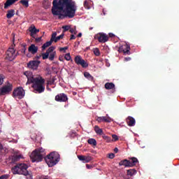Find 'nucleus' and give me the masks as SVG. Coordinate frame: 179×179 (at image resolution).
I'll return each instance as SVG.
<instances>
[{
    "label": "nucleus",
    "mask_w": 179,
    "mask_h": 179,
    "mask_svg": "<svg viewBox=\"0 0 179 179\" xmlns=\"http://www.w3.org/2000/svg\"><path fill=\"white\" fill-rule=\"evenodd\" d=\"M52 3V13L54 16H59V19H72L76 13V3L72 0H54Z\"/></svg>",
    "instance_id": "nucleus-1"
},
{
    "label": "nucleus",
    "mask_w": 179,
    "mask_h": 179,
    "mask_svg": "<svg viewBox=\"0 0 179 179\" xmlns=\"http://www.w3.org/2000/svg\"><path fill=\"white\" fill-rule=\"evenodd\" d=\"M24 75H25V76L27 78V82L26 83V85H30V83H33L32 87L35 93H43V92L45 90V86L44 85L45 80H44L43 78H34L33 73L30 71H25Z\"/></svg>",
    "instance_id": "nucleus-2"
},
{
    "label": "nucleus",
    "mask_w": 179,
    "mask_h": 179,
    "mask_svg": "<svg viewBox=\"0 0 179 179\" xmlns=\"http://www.w3.org/2000/svg\"><path fill=\"white\" fill-rule=\"evenodd\" d=\"M29 166L26 164H17L12 168L11 171L13 174H21L22 176H29Z\"/></svg>",
    "instance_id": "nucleus-3"
},
{
    "label": "nucleus",
    "mask_w": 179,
    "mask_h": 179,
    "mask_svg": "<svg viewBox=\"0 0 179 179\" xmlns=\"http://www.w3.org/2000/svg\"><path fill=\"white\" fill-rule=\"evenodd\" d=\"M32 163H38L43 160L44 157V149L43 148L34 150L30 155Z\"/></svg>",
    "instance_id": "nucleus-4"
},
{
    "label": "nucleus",
    "mask_w": 179,
    "mask_h": 179,
    "mask_svg": "<svg viewBox=\"0 0 179 179\" xmlns=\"http://www.w3.org/2000/svg\"><path fill=\"white\" fill-rule=\"evenodd\" d=\"M45 161L49 167H52L59 162V154L57 152H51L45 158Z\"/></svg>",
    "instance_id": "nucleus-5"
},
{
    "label": "nucleus",
    "mask_w": 179,
    "mask_h": 179,
    "mask_svg": "<svg viewBox=\"0 0 179 179\" xmlns=\"http://www.w3.org/2000/svg\"><path fill=\"white\" fill-rule=\"evenodd\" d=\"M16 57H17V53L16 52V50H15V48H8L6 53V59H8V61H13Z\"/></svg>",
    "instance_id": "nucleus-6"
},
{
    "label": "nucleus",
    "mask_w": 179,
    "mask_h": 179,
    "mask_svg": "<svg viewBox=\"0 0 179 179\" xmlns=\"http://www.w3.org/2000/svg\"><path fill=\"white\" fill-rule=\"evenodd\" d=\"M13 97H15V99H23L24 97V90L20 87L14 90L13 92Z\"/></svg>",
    "instance_id": "nucleus-7"
},
{
    "label": "nucleus",
    "mask_w": 179,
    "mask_h": 179,
    "mask_svg": "<svg viewBox=\"0 0 179 179\" xmlns=\"http://www.w3.org/2000/svg\"><path fill=\"white\" fill-rule=\"evenodd\" d=\"M94 38L99 43H107L108 41V35L104 33H99L94 36Z\"/></svg>",
    "instance_id": "nucleus-8"
},
{
    "label": "nucleus",
    "mask_w": 179,
    "mask_h": 179,
    "mask_svg": "<svg viewBox=\"0 0 179 179\" xmlns=\"http://www.w3.org/2000/svg\"><path fill=\"white\" fill-rule=\"evenodd\" d=\"M131 46L128 44H124L121 45L119 49L118 52H123L124 55H131Z\"/></svg>",
    "instance_id": "nucleus-9"
},
{
    "label": "nucleus",
    "mask_w": 179,
    "mask_h": 179,
    "mask_svg": "<svg viewBox=\"0 0 179 179\" xmlns=\"http://www.w3.org/2000/svg\"><path fill=\"white\" fill-rule=\"evenodd\" d=\"M13 85L12 84L8 83V84L3 86L2 88H0V96H3L8 94L10 92H12Z\"/></svg>",
    "instance_id": "nucleus-10"
},
{
    "label": "nucleus",
    "mask_w": 179,
    "mask_h": 179,
    "mask_svg": "<svg viewBox=\"0 0 179 179\" xmlns=\"http://www.w3.org/2000/svg\"><path fill=\"white\" fill-rule=\"evenodd\" d=\"M41 64V62L38 60H32L29 61L27 63V68H29V69H33V71H36V69H38V65Z\"/></svg>",
    "instance_id": "nucleus-11"
},
{
    "label": "nucleus",
    "mask_w": 179,
    "mask_h": 179,
    "mask_svg": "<svg viewBox=\"0 0 179 179\" xmlns=\"http://www.w3.org/2000/svg\"><path fill=\"white\" fill-rule=\"evenodd\" d=\"M74 61L77 65H80L83 68H87L89 66V64L85 59H82V57L80 56H76L74 59Z\"/></svg>",
    "instance_id": "nucleus-12"
},
{
    "label": "nucleus",
    "mask_w": 179,
    "mask_h": 179,
    "mask_svg": "<svg viewBox=\"0 0 179 179\" xmlns=\"http://www.w3.org/2000/svg\"><path fill=\"white\" fill-rule=\"evenodd\" d=\"M55 100L59 103H66L68 101V96L64 93H61L55 96Z\"/></svg>",
    "instance_id": "nucleus-13"
},
{
    "label": "nucleus",
    "mask_w": 179,
    "mask_h": 179,
    "mask_svg": "<svg viewBox=\"0 0 179 179\" xmlns=\"http://www.w3.org/2000/svg\"><path fill=\"white\" fill-rule=\"evenodd\" d=\"M78 159L83 163H89L92 162V157L90 156L78 155Z\"/></svg>",
    "instance_id": "nucleus-14"
},
{
    "label": "nucleus",
    "mask_w": 179,
    "mask_h": 179,
    "mask_svg": "<svg viewBox=\"0 0 179 179\" xmlns=\"http://www.w3.org/2000/svg\"><path fill=\"white\" fill-rule=\"evenodd\" d=\"M55 50V47L50 46L45 53H42V58L43 59H47L49 58L50 53L52 52V51H54Z\"/></svg>",
    "instance_id": "nucleus-15"
},
{
    "label": "nucleus",
    "mask_w": 179,
    "mask_h": 179,
    "mask_svg": "<svg viewBox=\"0 0 179 179\" xmlns=\"http://www.w3.org/2000/svg\"><path fill=\"white\" fill-rule=\"evenodd\" d=\"M126 122L129 127H135V124H136L135 118L131 116L127 117L126 119Z\"/></svg>",
    "instance_id": "nucleus-16"
},
{
    "label": "nucleus",
    "mask_w": 179,
    "mask_h": 179,
    "mask_svg": "<svg viewBox=\"0 0 179 179\" xmlns=\"http://www.w3.org/2000/svg\"><path fill=\"white\" fill-rule=\"evenodd\" d=\"M96 121H98V122H110L113 121V120H111V117H110L103 116V117H99L96 119Z\"/></svg>",
    "instance_id": "nucleus-17"
},
{
    "label": "nucleus",
    "mask_w": 179,
    "mask_h": 179,
    "mask_svg": "<svg viewBox=\"0 0 179 179\" xmlns=\"http://www.w3.org/2000/svg\"><path fill=\"white\" fill-rule=\"evenodd\" d=\"M29 52H31V54H36L37 53V51H38V48L36 46V45L32 44L28 48Z\"/></svg>",
    "instance_id": "nucleus-18"
},
{
    "label": "nucleus",
    "mask_w": 179,
    "mask_h": 179,
    "mask_svg": "<svg viewBox=\"0 0 179 179\" xmlns=\"http://www.w3.org/2000/svg\"><path fill=\"white\" fill-rule=\"evenodd\" d=\"M120 166H124L125 167H132V165L131 164V161L124 159L123 161H121L119 163Z\"/></svg>",
    "instance_id": "nucleus-19"
},
{
    "label": "nucleus",
    "mask_w": 179,
    "mask_h": 179,
    "mask_svg": "<svg viewBox=\"0 0 179 179\" xmlns=\"http://www.w3.org/2000/svg\"><path fill=\"white\" fill-rule=\"evenodd\" d=\"M19 0H7L4 3V9H8L9 6L13 5L15 2H17Z\"/></svg>",
    "instance_id": "nucleus-20"
},
{
    "label": "nucleus",
    "mask_w": 179,
    "mask_h": 179,
    "mask_svg": "<svg viewBox=\"0 0 179 179\" xmlns=\"http://www.w3.org/2000/svg\"><path fill=\"white\" fill-rule=\"evenodd\" d=\"M105 89L106 90H111V89H115V85L113 83H106L105 84Z\"/></svg>",
    "instance_id": "nucleus-21"
},
{
    "label": "nucleus",
    "mask_w": 179,
    "mask_h": 179,
    "mask_svg": "<svg viewBox=\"0 0 179 179\" xmlns=\"http://www.w3.org/2000/svg\"><path fill=\"white\" fill-rule=\"evenodd\" d=\"M15 16V10L11 9L7 11L6 17L7 19H11V17H13Z\"/></svg>",
    "instance_id": "nucleus-22"
},
{
    "label": "nucleus",
    "mask_w": 179,
    "mask_h": 179,
    "mask_svg": "<svg viewBox=\"0 0 179 179\" xmlns=\"http://www.w3.org/2000/svg\"><path fill=\"white\" fill-rule=\"evenodd\" d=\"M29 31L31 33V36H34V34H37L40 31V29H37L36 27H31L29 29Z\"/></svg>",
    "instance_id": "nucleus-23"
},
{
    "label": "nucleus",
    "mask_w": 179,
    "mask_h": 179,
    "mask_svg": "<svg viewBox=\"0 0 179 179\" xmlns=\"http://www.w3.org/2000/svg\"><path fill=\"white\" fill-rule=\"evenodd\" d=\"M84 8H85V9H90V8H92V2H90V0H85L84 1Z\"/></svg>",
    "instance_id": "nucleus-24"
},
{
    "label": "nucleus",
    "mask_w": 179,
    "mask_h": 179,
    "mask_svg": "<svg viewBox=\"0 0 179 179\" xmlns=\"http://www.w3.org/2000/svg\"><path fill=\"white\" fill-rule=\"evenodd\" d=\"M57 56V52L55 51H52L49 53V60L50 61H54V58Z\"/></svg>",
    "instance_id": "nucleus-25"
},
{
    "label": "nucleus",
    "mask_w": 179,
    "mask_h": 179,
    "mask_svg": "<svg viewBox=\"0 0 179 179\" xmlns=\"http://www.w3.org/2000/svg\"><path fill=\"white\" fill-rule=\"evenodd\" d=\"M94 131L97 135H103V129L99 127V126L94 127Z\"/></svg>",
    "instance_id": "nucleus-26"
},
{
    "label": "nucleus",
    "mask_w": 179,
    "mask_h": 179,
    "mask_svg": "<svg viewBox=\"0 0 179 179\" xmlns=\"http://www.w3.org/2000/svg\"><path fill=\"white\" fill-rule=\"evenodd\" d=\"M84 76H85V78L88 79V80L92 81L94 79V78L92 75H90V73L89 72H85Z\"/></svg>",
    "instance_id": "nucleus-27"
},
{
    "label": "nucleus",
    "mask_w": 179,
    "mask_h": 179,
    "mask_svg": "<svg viewBox=\"0 0 179 179\" xmlns=\"http://www.w3.org/2000/svg\"><path fill=\"white\" fill-rule=\"evenodd\" d=\"M89 145H92V146H96L97 145V141L94 138H90L87 141Z\"/></svg>",
    "instance_id": "nucleus-28"
},
{
    "label": "nucleus",
    "mask_w": 179,
    "mask_h": 179,
    "mask_svg": "<svg viewBox=\"0 0 179 179\" xmlns=\"http://www.w3.org/2000/svg\"><path fill=\"white\" fill-rule=\"evenodd\" d=\"M130 162L131 167H134V166H136V164L138 163V159L136 157H132Z\"/></svg>",
    "instance_id": "nucleus-29"
},
{
    "label": "nucleus",
    "mask_w": 179,
    "mask_h": 179,
    "mask_svg": "<svg viewBox=\"0 0 179 179\" xmlns=\"http://www.w3.org/2000/svg\"><path fill=\"white\" fill-rule=\"evenodd\" d=\"M136 174V170L135 169H129L127 170V176H130L132 177V176H135Z\"/></svg>",
    "instance_id": "nucleus-30"
},
{
    "label": "nucleus",
    "mask_w": 179,
    "mask_h": 179,
    "mask_svg": "<svg viewBox=\"0 0 179 179\" xmlns=\"http://www.w3.org/2000/svg\"><path fill=\"white\" fill-rule=\"evenodd\" d=\"M51 44H52V41H51L45 43L42 45V50H45V48H48V47H50V45H51Z\"/></svg>",
    "instance_id": "nucleus-31"
},
{
    "label": "nucleus",
    "mask_w": 179,
    "mask_h": 179,
    "mask_svg": "<svg viewBox=\"0 0 179 179\" xmlns=\"http://www.w3.org/2000/svg\"><path fill=\"white\" fill-rule=\"evenodd\" d=\"M20 2L26 8H29V1L28 0H21Z\"/></svg>",
    "instance_id": "nucleus-32"
},
{
    "label": "nucleus",
    "mask_w": 179,
    "mask_h": 179,
    "mask_svg": "<svg viewBox=\"0 0 179 179\" xmlns=\"http://www.w3.org/2000/svg\"><path fill=\"white\" fill-rule=\"evenodd\" d=\"M63 30V33H65V31H68V30H71V26L69 25H65L62 27Z\"/></svg>",
    "instance_id": "nucleus-33"
},
{
    "label": "nucleus",
    "mask_w": 179,
    "mask_h": 179,
    "mask_svg": "<svg viewBox=\"0 0 179 179\" xmlns=\"http://www.w3.org/2000/svg\"><path fill=\"white\" fill-rule=\"evenodd\" d=\"M43 6L45 9H48V8H50V6H51V3H49L48 1H45L43 3Z\"/></svg>",
    "instance_id": "nucleus-34"
},
{
    "label": "nucleus",
    "mask_w": 179,
    "mask_h": 179,
    "mask_svg": "<svg viewBox=\"0 0 179 179\" xmlns=\"http://www.w3.org/2000/svg\"><path fill=\"white\" fill-rule=\"evenodd\" d=\"M93 52L96 57H99V55H100V50H99V48L93 49Z\"/></svg>",
    "instance_id": "nucleus-35"
},
{
    "label": "nucleus",
    "mask_w": 179,
    "mask_h": 179,
    "mask_svg": "<svg viewBox=\"0 0 179 179\" xmlns=\"http://www.w3.org/2000/svg\"><path fill=\"white\" fill-rule=\"evenodd\" d=\"M64 36H65V34L62 33L60 36L56 37L55 39V43H57V41H59V40H61V38H64Z\"/></svg>",
    "instance_id": "nucleus-36"
},
{
    "label": "nucleus",
    "mask_w": 179,
    "mask_h": 179,
    "mask_svg": "<svg viewBox=\"0 0 179 179\" xmlns=\"http://www.w3.org/2000/svg\"><path fill=\"white\" fill-rule=\"evenodd\" d=\"M55 38H57V32H54L52 34V37L50 38V41H55Z\"/></svg>",
    "instance_id": "nucleus-37"
},
{
    "label": "nucleus",
    "mask_w": 179,
    "mask_h": 179,
    "mask_svg": "<svg viewBox=\"0 0 179 179\" xmlns=\"http://www.w3.org/2000/svg\"><path fill=\"white\" fill-rule=\"evenodd\" d=\"M64 59L66 61H71V54H69V53L66 54L65 56H64Z\"/></svg>",
    "instance_id": "nucleus-38"
},
{
    "label": "nucleus",
    "mask_w": 179,
    "mask_h": 179,
    "mask_svg": "<svg viewBox=\"0 0 179 179\" xmlns=\"http://www.w3.org/2000/svg\"><path fill=\"white\" fill-rule=\"evenodd\" d=\"M70 33H71L72 34H76V28H70Z\"/></svg>",
    "instance_id": "nucleus-39"
},
{
    "label": "nucleus",
    "mask_w": 179,
    "mask_h": 179,
    "mask_svg": "<svg viewBox=\"0 0 179 179\" xmlns=\"http://www.w3.org/2000/svg\"><path fill=\"white\" fill-rule=\"evenodd\" d=\"M9 178V176L8 175H2L1 176H0V179H8Z\"/></svg>",
    "instance_id": "nucleus-40"
},
{
    "label": "nucleus",
    "mask_w": 179,
    "mask_h": 179,
    "mask_svg": "<svg viewBox=\"0 0 179 179\" xmlns=\"http://www.w3.org/2000/svg\"><path fill=\"white\" fill-rule=\"evenodd\" d=\"M114 157H115V155H114V153L108 154V158L109 159H113Z\"/></svg>",
    "instance_id": "nucleus-41"
},
{
    "label": "nucleus",
    "mask_w": 179,
    "mask_h": 179,
    "mask_svg": "<svg viewBox=\"0 0 179 179\" xmlns=\"http://www.w3.org/2000/svg\"><path fill=\"white\" fill-rule=\"evenodd\" d=\"M112 138H113V139H114L115 141H118V136H117V135H115V134H113V135L112 136Z\"/></svg>",
    "instance_id": "nucleus-42"
},
{
    "label": "nucleus",
    "mask_w": 179,
    "mask_h": 179,
    "mask_svg": "<svg viewBox=\"0 0 179 179\" xmlns=\"http://www.w3.org/2000/svg\"><path fill=\"white\" fill-rule=\"evenodd\" d=\"M68 50V47L60 48L59 51H64L65 52Z\"/></svg>",
    "instance_id": "nucleus-43"
},
{
    "label": "nucleus",
    "mask_w": 179,
    "mask_h": 179,
    "mask_svg": "<svg viewBox=\"0 0 179 179\" xmlns=\"http://www.w3.org/2000/svg\"><path fill=\"white\" fill-rule=\"evenodd\" d=\"M103 138L105 139L106 141H110V138H108V136L103 135Z\"/></svg>",
    "instance_id": "nucleus-44"
},
{
    "label": "nucleus",
    "mask_w": 179,
    "mask_h": 179,
    "mask_svg": "<svg viewBox=\"0 0 179 179\" xmlns=\"http://www.w3.org/2000/svg\"><path fill=\"white\" fill-rule=\"evenodd\" d=\"M86 167H87V169H88V170H90V169H93V166H92L90 164H87Z\"/></svg>",
    "instance_id": "nucleus-45"
},
{
    "label": "nucleus",
    "mask_w": 179,
    "mask_h": 179,
    "mask_svg": "<svg viewBox=\"0 0 179 179\" xmlns=\"http://www.w3.org/2000/svg\"><path fill=\"white\" fill-rule=\"evenodd\" d=\"M3 83V78L0 76V86Z\"/></svg>",
    "instance_id": "nucleus-46"
},
{
    "label": "nucleus",
    "mask_w": 179,
    "mask_h": 179,
    "mask_svg": "<svg viewBox=\"0 0 179 179\" xmlns=\"http://www.w3.org/2000/svg\"><path fill=\"white\" fill-rule=\"evenodd\" d=\"M75 38H76V36H75V35L72 34L71 36L70 40H75Z\"/></svg>",
    "instance_id": "nucleus-47"
},
{
    "label": "nucleus",
    "mask_w": 179,
    "mask_h": 179,
    "mask_svg": "<svg viewBox=\"0 0 179 179\" xmlns=\"http://www.w3.org/2000/svg\"><path fill=\"white\" fill-rule=\"evenodd\" d=\"M59 61H61L62 62H63V61H64V57H63L62 56H60V57H59Z\"/></svg>",
    "instance_id": "nucleus-48"
},
{
    "label": "nucleus",
    "mask_w": 179,
    "mask_h": 179,
    "mask_svg": "<svg viewBox=\"0 0 179 179\" xmlns=\"http://www.w3.org/2000/svg\"><path fill=\"white\" fill-rule=\"evenodd\" d=\"M124 61H131V57H125Z\"/></svg>",
    "instance_id": "nucleus-49"
},
{
    "label": "nucleus",
    "mask_w": 179,
    "mask_h": 179,
    "mask_svg": "<svg viewBox=\"0 0 179 179\" xmlns=\"http://www.w3.org/2000/svg\"><path fill=\"white\" fill-rule=\"evenodd\" d=\"M114 152H115V153H118V148H115L114 149Z\"/></svg>",
    "instance_id": "nucleus-50"
},
{
    "label": "nucleus",
    "mask_w": 179,
    "mask_h": 179,
    "mask_svg": "<svg viewBox=\"0 0 179 179\" xmlns=\"http://www.w3.org/2000/svg\"><path fill=\"white\" fill-rule=\"evenodd\" d=\"M36 40V41H41V37L37 38Z\"/></svg>",
    "instance_id": "nucleus-51"
},
{
    "label": "nucleus",
    "mask_w": 179,
    "mask_h": 179,
    "mask_svg": "<svg viewBox=\"0 0 179 179\" xmlns=\"http://www.w3.org/2000/svg\"><path fill=\"white\" fill-rule=\"evenodd\" d=\"M78 37H82V33H79V34H78Z\"/></svg>",
    "instance_id": "nucleus-52"
},
{
    "label": "nucleus",
    "mask_w": 179,
    "mask_h": 179,
    "mask_svg": "<svg viewBox=\"0 0 179 179\" xmlns=\"http://www.w3.org/2000/svg\"><path fill=\"white\" fill-rule=\"evenodd\" d=\"M110 37H114V34H109Z\"/></svg>",
    "instance_id": "nucleus-53"
},
{
    "label": "nucleus",
    "mask_w": 179,
    "mask_h": 179,
    "mask_svg": "<svg viewBox=\"0 0 179 179\" xmlns=\"http://www.w3.org/2000/svg\"><path fill=\"white\" fill-rule=\"evenodd\" d=\"M37 59H40V58H41V55H40L39 56L36 57Z\"/></svg>",
    "instance_id": "nucleus-54"
},
{
    "label": "nucleus",
    "mask_w": 179,
    "mask_h": 179,
    "mask_svg": "<svg viewBox=\"0 0 179 179\" xmlns=\"http://www.w3.org/2000/svg\"><path fill=\"white\" fill-rule=\"evenodd\" d=\"M46 89H47V90H49V92H51V88L47 87Z\"/></svg>",
    "instance_id": "nucleus-55"
},
{
    "label": "nucleus",
    "mask_w": 179,
    "mask_h": 179,
    "mask_svg": "<svg viewBox=\"0 0 179 179\" xmlns=\"http://www.w3.org/2000/svg\"><path fill=\"white\" fill-rule=\"evenodd\" d=\"M103 15H106V10H103Z\"/></svg>",
    "instance_id": "nucleus-56"
},
{
    "label": "nucleus",
    "mask_w": 179,
    "mask_h": 179,
    "mask_svg": "<svg viewBox=\"0 0 179 179\" xmlns=\"http://www.w3.org/2000/svg\"><path fill=\"white\" fill-rule=\"evenodd\" d=\"M90 30H93V27H90Z\"/></svg>",
    "instance_id": "nucleus-57"
},
{
    "label": "nucleus",
    "mask_w": 179,
    "mask_h": 179,
    "mask_svg": "<svg viewBox=\"0 0 179 179\" xmlns=\"http://www.w3.org/2000/svg\"><path fill=\"white\" fill-rule=\"evenodd\" d=\"M20 157H20V156H17V159H20Z\"/></svg>",
    "instance_id": "nucleus-58"
},
{
    "label": "nucleus",
    "mask_w": 179,
    "mask_h": 179,
    "mask_svg": "<svg viewBox=\"0 0 179 179\" xmlns=\"http://www.w3.org/2000/svg\"><path fill=\"white\" fill-rule=\"evenodd\" d=\"M26 51V49H24V52Z\"/></svg>",
    "instance_id": "nucleus-59"
},
{
    "label": "nucleus",
    "mask_w": 179,
    "mask_h": 179,
    "mask_svg": "<svg viewBox=\"0 0 179 179\" xmlns=\"http://www.w3.org/2000/svg\"><path fill=\"white\" fill-rule=\"evenodd\" d=\"M17 143V141H15V143Z\"/></svg>",
    "instance_id": "nucleus-60"
},
{
    "label": "nucleus",
    "mask_w": 179,
    "mask_h": 179,
    "mask_svg": "<svg viewBox=\"0 0 179 179\" xmlns=\"http://www.w3.org/2000/svg\"><path fill=\"white\" fill-rule=\"evenodd\" d=\"M0 148H1V144H0Z\"/></svg>",
    "instance_id": "nucleus-61"
}]
</instances>
